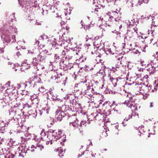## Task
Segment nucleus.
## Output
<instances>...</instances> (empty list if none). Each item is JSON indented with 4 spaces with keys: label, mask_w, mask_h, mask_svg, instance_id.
<instances>
[{
    "label": "nucleus",
    "mask_w": 158,
    "mask_h": 158,
    "mask_svg": "<svg viewBox=\"0 0 158 158\" xmlns=\"http://www.w3.org/2000/svg\"><path fill=\"white\" fill-rule=\"evenodd\" d=\"M81 54L77 47H75L73 49L66 51H63L62 52V55H64L65 58L68 60H73L77 61H81V56H80Z\"/></svg>",
    "instance_id": "nucleus-1"
},
{
    "label": "nucleus",
    "mask_w": 158,
    "mask_h": 158,
    "mask_svg": "<svg viewBox=\"0 0 158 158\" xmlns=\"http://www.w3.org/2000/svg\"><path fill=\"white\" fill-rule=\"evenodd\" d=\"M50 79L54 82L59 83L63 82L62 85H65L67 77L64 75H62L61 73L58 70L51 71L50 72Z\"/></svg>",
    "instance_id": "nucleus-2"
},
{
    "label": "nucleus",
    "mask_w": 158,
    "mask_h": 158,
    "mask_svg": "<svg viewBox=\"0 0 158 158\" xmlns=\"http://www.w3.org/2000/svg\"><path fill=\"white\" fill-rule=\"evenodd\" d=\"M137 31L138 29L136 27L129 26L127 28V33L125 35V41L131 40L137 34Z\"/></svg>",
    "instance_id": "nucleus-3"
},
{
    "label": "nucleus",
    "mask_w": 158,
    "mask_h": 158,
    "mask_svg": "<svg viewBox=\"0 0 158 158\" xmlns=\"http://www.w3.org/2000/svg\"><path fill=\"white\" fill-rule=\"evenodd\" d=\"M17 28L15 27H10L8 31H6L3 32L2 35H1L2 39H4L6 42H9L10 41L9 35L10 34H14V33H17Z\"/></svg>",
    "instance_id": "nucleus-4"
},
{
    "label": "nucleus",
    "mask_w": 158,
    "mask_h": 158,
    "mask_svg": "<svg viewBox=\"0 0 158 158\" xmlns=\"http://www.w3.org/2000/svg\"><path fill=\"white\" fill-rule=\"evenodd\" d=\"M102 106H103V108L102 110H100L101 112H97V113H95L94 114L96 115L95 116V118L96 120H99L101 119L102 118H103L104 117V114L102 113V110L104 111H106L107 110V111L110 112V111L109 110H107L106 108H110V106L109 105V104L107 102H106L103 103L102 105H100L99 107L100 108Z\"/></svg>",
    "instance_id": "nucleus-5"
},
{
    "label": "nucleus",
    "mask_w": 158,
    "mask_h": 158,
    "mask_svg": "<svg viewBox=\"0 0 158 158\" xmlns=\"http://www.w3.org/2000/svg\"><path fill=\"white\" fill-rule=\"evenodd\" d=\"M135 86L136 90L139 92L140 93L143 95L147 94L148 87L144 85V83L141 82L139 84H136Z\"/></svg>",
    "instance_id": "nucleus-6"
},
{
    "label": "nucleus",
    "mask_w": 158,
    "mask_h": 158,
    "mask_svg": "<svg viewBox=\"0 0 158 158\" xmlns=\"http://www.w3.org/2000/svg\"><path fill=\"white\" fill-rule=\"evenodd\" d=\"M28 134L26 133L25 134L24 136H21V140H23V141H24L23 142L22 141V143L21 144V145L20 147H18L17 148V150H18L19 152L20 151L21 152L19 153V156H21L20 153H26L27 152V147L26 146V144L24 143L25 142V141L28 138H27V136H28Z\"/></svg>",
    "instance_id": "nucleus-7"
},
{
    "label": "nucleus",
    "mask_w": 158,
    "mask_h": 158,
    "mask_svg": "<svg viewBox=\"0 0 158 158\" xmlns=\"http://www.w3.org/2000/svg\"><path fill=\"white\" fill-rule=\"evenodd\" d=\"M94 91L93 88L90 87L84 86L82 87L81 93L83 95L92 96L93 95Z\"/></svg>",
    "instance_id": "nucleus-8"
},
{
    "label": "nucleus",
    "mask_w": 158,
    "mask_h": 158,
    "mask_svg": "<svg viewBox=\"0 0 158 158\" xmlns=\"http://www.w3.org/2000/svg\"><path fill=\"white\" fill-rule=\"evenodd\" d=\"M129 26L134 27L136 26L139 23V21L138 19L135 17L133 15L132 17H130L129 19Z\"/></svg>",
    "instance_id": "nucleus-9"
},
{
    "label": "nucleus",
    "mask_w": 158,
    "mask_h": 158,
    "mask_svg": "<svg viewBox=\"0 0 158 158\" xmlns=\"http://www.w3.org/2000/svg\"><path fill=\"white\" fill-rule=\"evenodd\" d=\"M113 14L114 16H110L109 19V21H111L114 20L116 22L118 21L120 23L122 22L120 20V19L121 18L120 14L118 13L116 11L113 12Z\"/></svg>",
    "instance_id": "nucleus-10"
},
{
    "label": "nucleus",
    "mask_w": 158,
    "mask_h": 158,
    "mask_svg": "<svg viewBox=\"0 0 158 158\" xmlns=\"http://www.w3.org/2000/svg\"><path fill=\"white\" fill-rule=\"evenodd\" d=\"M56 118H57L58 120L60 121L62 120V117H64L65 114L64 111H62L61 108H59L56 111Z\"/></svg>",
    "instance_id": "nucleus-11"
},
{
    "label": "nucleus",
    "mask_w": 158,
    "mask_h": 158,
    "mask_svg": "<svg viewBox=\"0 0 158 158\" xmlns=\"http://www.w3.org/2000/svg\"><path fill=\"white\" fill-rule=\"evenodd\" d=\"M157 27V26L154 23L152 22L151 24L150 29L148 30V34H150L152 36H155L156 33V31Z\"/></svg>",
    "instance_id": "nucleus-12"
},
{
    "label": "nucleus",
    "mask_w": 158,
    "mask_h": 158,
    "mask_svg": "<svg viewBox=\"0 0 158 158\" xmlns=\"http://www.w3.org/2000/svg\"><path fill=\"white\" fill-rule=\"evenodd\" d=\"M10 115L13 118L12 119L10 120L11 121L13 122L14 121H17L20 117V115L16 113V112L15 111H11L10 112Z\"/></svg>",
    "instance_id": "nucleus-13"
},
{
    "label": "nucleus",
    "mask_w": 158,
    "mask_h": 158,
    "mask_svg": "<svg viewBox=\"0 0 158 158\" xmlns=\"http://www.w3.org/2000/svg\"><path fill=\"white\" fill-rule=\"evenodd\" d=\"M56 134V133L53 132V131H52V132L49 131L48 132V141L47 142H49L50 141V143L51 144L52 143V141L53 140L56 141L55 137V135H55Z\"/></svg>",
    "instance_id": "nucleus-14"
},
{
    "label": "nucleus",
    "mask_w": 158,
    "mask_h": 158,
    "mask_svg": "<svg viewBox=\"0 0 158 158\" xmlns=\"http://www.w3.org/2000/svg\"><path fill=\"white\" fill-rule=\"evenodd\" d=\"M101 7L104 8L105 6H103L100 3H99L98 5L96 6V5L94 6L91 9V11L92 13H94L97 14L98 12Z\"/></svg>",
    "instance_id": "nucleus-15"
},
{
    "label": "nucleus",
    "mask_w": 158,
    "mask_h": 158,
    "mask_svg": "<svg viewBox=\"0 0 158 158\" xmlns=\"http://www.w3.org/2000/svg\"><path fill=\"white\" fill-rule=\"evenodd\" d=\"M131 101L129 100H126L124 102V104L127 105V106L130 107L131 109L132 112L133 111H135L137 110V108L135 106V104H134L130 103Z\"/></svg>",
    "instance_id": "nucleus-16"
},
{
    "label": "nucleus",
    "mask_w": 158,
    "mask_h": 158,
    "mask_svg": "<svg viewBox=\"0 0 158 158\" xmlns=\"http://www.w3.org/2000/svg\"><path fill=\"white\" fill-rule=\"evenodd\" d=\"M98 48V47L96 48L95 45H93L90 48H88L87 49H89V51H91L92 54H94L95 56H96L98 54V52L97 50Z\"/></svg>",
    "instance_id": "nucleus-17"
},
{
    "label": "nucleus",
    "mask_w": 158,
    "mask_h": 158,
    "mask_svg": "<svg viewBox=\"0 0 158 158\" xmlns=\"http://www.w3.org/2000/svg\"><path fill=\"white\" fill-rule=\"evenodd\" d=\"M109 78L110 81L112 83L114 87H116L117 85V81H118L117 78H114L111 74L108 73L107 76Z\"/></svg>",
    "instance_id": "nucleus-18"
},
{
    "label": "nucleus",
    "mask_w": 158,
    "mask_h": 158,
    "mask_svg": "<svg viewBox=\"0 0 158 158\" xmlns=\"http://www.w3.org/2000/svg\"><path fill=\"white\" fill-rule=\"evenodd\" d=\"M53 132L56 133L55 135H54L55 136L56 141L58 139H59L62 138V132L60 130H54L53 131Z\"/></svg>",
    "instance_id": "nucleus-19"
},
{
    "label": "nucleus",
    "mask_w": 158,
    "mask_h": 158,
    "mask_svg": "<svg viewBox=\"0 0 158 158\" xmlns=\"http://www.w3.org/2000/svg\"><path fill=\"white\" fill-rule=\"evenodd\" d=\"M118 64H117L115 65V67H113L110 70L111 71H112L114 73L116 71H119L120 70L121 68L122 67L121 64V63L120 62V63H118Z\"/></svg>",
    "instance_id": "nucleus-20"
},
{
    "label": "nucleus",
    "mask_w": 158,
    "mask_h": 158,
    "mask_svg": "<svg viewBox=\"0 0 158 158\" xmlns=\"http://www.w3.org/2000/svg\"><path fill=\"white\" fill-rule=\"evenodd\" d=\"M57 44L58 45H60V46L64 45V47H65L68 46V42H67V41L64 40L61 38L60 39V41L58 42Z\"/></svg>",
    "instance_id": "nucleus-21"
},
{
    "label": "nucleus",
    "mask_w": 158,
    "mask_h": 158,
    "mask_svg": "<svg viewBox=\"0 0 158 158\" xmlns=\"http://www.w3.org/2000/svg\"><path fill=\"white\" fill-rule=\"evenodd\" d=\"M86 125V122L85 121H82L81 122L80 125L78 127V130L80 131V132L81 134H82L83 131L82 130V127H85Z\"/></svg>",
    "instance_id": "nucleus-22"
},
{
    "label": "nucleus",
    "mask_w": 158,
    "mask_h": 158,
    "mask_svg": "<svg viewBox=\"0 0 158 158\" xmlns=\"http://www.w3.org/2000/svg\"><path fill=\"white\" fill-rule=\"evenodd\" d=\"M150 63L151 65L155 69L156 68L158 67V60L157 59H155L153 60H151Z\"/></svg>",
    "instance_id": "nucleus-23"
},
{
    "label": "nucleus",
    "mask_w": 158,
    "mask_h": 158,
    "mask_svg": "<svg viewBox=\"0 0 158 158\" xmlns=\"http://www.w3.org/2000/svg\"><path fill=\"white\" fill-rule=\"evenodd\" d=\"M40 137L43 140L48 141V134H46L45 132L42 131L40 133Z\"/></svg>",
    "instance_id": "nucleus-24"
},
{
    "label": "nucleus",
    "mask_w": 158,
    "mask_h": 158,
    "mask_svg": "<svg viewBox=\"0 0 158 158\" xmlns=\"http://www.w3.org/2000/svg\"><path fill=\"white\" fill-rule=\"evenodd\" d=\"M97 75L98 76L101 77V80L102 81H105L104 77L105 75V72L103 70H100L97 73Z\"/></svg>",
    "instance_id": "nucleus-25"
},
{
    "label": "nucleus",
    "mask_w": 158,
    "mask_h": 158,
    "mask_svg": "<svg viewBox=\"0 0 158 158\" xmlns=\"http://www.w3.org/2000/svg\"><path fill=\"white\" fill-rule=\"evenodd\" d=\"M78 121L76 119V120H74L72 122L69 123V125L71 127H73L74 128H76L78 127Z\"/></svg>",
    "instance_id": "nucleus-26"
},
{
    "label": "nucleus",
    "mask_w": 158,
    "mask_h": 158,
    "mask_svg": "<svg viewBox=\"0 0 158 158\" xmlns=\"http://www.w3.org/2000/svg\"><path fill=\"white\" fill-rule=\"evenodd\" d=\"M40 62V60L38 59L37 57L33 58V60L31 63V64L33 66H36Z\"/></svg>",
    "instance_id": "nucleus-27"
},
{
    "label": "nucleus",
    "mask_w": 158,
    "mask_h": 158,
    "mask_svg": "<svg viewBox=\"0 0 158 158\" xmlns=\"http://www.w3.org/2000/svg\"><path fill=\"white\" fill-rule=\"evenodd\" d=\"M127 3L128 7L131 8H132L134 6V5L135 4V1L133 0L128 1Z\"/></svg>",
    "instance_id": "nucleus-28"
},
{
    "label": "nucleus",
    "mask_w": 158,
    "mask_h": 158,
    "mask_svg": "<svg viewBox=\"0 0 158 158\" xmlns=\"http://www.w3.org/2000/svg\"><path fill=\"white\" fill-rule=\"evenodd\" d=\"M66 61L64 60H61L60 62V64L61 66H62L63 67H66L68 69H70L72 67H70L68 65H67L65 64Z\"/></svg>",
    "instance_id": "nucleus-29"
},
{
    "label": "nucleus",
    "mask_w": 158,
    "mask_h": 158,
    "mask_svg": "<svg viewBox=\"0 0 158 158\" xmlns=\"http://www.w3.org/2000/svg\"><path fill=\"white\" fill-rule=\"evenodd\" d=\"M10 121L9 122H6V123H5V124L4 123V121H2L1 122V123H2L3 124V126H2V127L1 129H0V133H3L4 132H3V131H4L5 130L4 127L6 126V124H7V125H8V124H9Z\"/></svg>",
    "instance_id": "nucleus-30"
},
{
    "label": "nucleus",
    "mask_w": 158,
    "mask_h": 158,
    "mask_svg": "<svg viewBox=\"0 0 158 158\" xmlns=\"http://www.w3.org/2000/svg\"><path fill=\"white\" fill-rule=\"evenodd\" d=\"M32 81L35 83H36L40 82L41 81V79L39 77L35 76L34 77Z\"/></svg>",
    "instance_id": "nucleus-31"
},
{
    "label": "nucleus",
    "mask_w": 158,
    "mask_h": 158,
    "mask_svg": "<svg viewBox=\"0 0 158 158\" xmlns=\"http://www.w3.org/2000/svg\"><path fill=\"white\" fill-rule=\"evenodd\" d=\"M105 52L107 55H113L114 54V52L112 51L110 48L105 49Z\"/></svg>",
    "instance_id": "nucleus-32"
},
{
    "label": "nucleus",
    "mask_w": 158,
    "mask_h": 158,
    "mask_svg": "<svg viewBox=\"0 0 158 158\" xmlns=\"http://www.w3.org/2000/svg\"><path fill=\"white\" fill-rule=\"evenodd\" d=\"M147 70L151 74H152L156 71L154 68H153L151 66V67L147 69Z\"/></svg>",
    "instance_id": "nucleus-33"
},
{
    "label": "nucleus",
    "mask_w": 158,
    "mask_h": 158,
    "mask_svg": "<svg viewBox=\"0 0 158 158\" xmlns=\"http://www.w3.org/2000/svg\"><path fill=\"white\" fill-rule=\"evenodd\" d=\"M30 64L27 63H24L22 65V68L27 69L30 68Z\"/></svg>",
    "instance_id": "nucleus-34"
},
{
    "label": "nucleus",
    "mask_w": 158,
    "mask_h": 158,
    "mask_svg": "<svg viewBox=\"0 0 158 158\" xmlns=\"http://www.w3.org/2000/svg\"><path fill=\"white\" fill-rule=\"evenodd\" d=\"M114 31L115 33V35L116 36V38L117 39H119L120 38V32H119V31H112L113 33L114 32Z\"/></svg>",
    "instance_id": "nucleus-35"
},
{
    "label": "nucleus",
    "mask_w": 158,
    "mask_h": 158,
    "mask_svg": "<svg viewBox=\"0 0 158 158\" xmlns=\"http://www.w3.org/2000/svg\"><path fill=\"white\" fill-rule=\"evenodd\" d=\"M33 139L37 142H40L41 139H42L39 135H34Z\"/></svg>",
    "instance_id": "nucleus-36"
},
{
    "label": "nucleus",
    "mask_w": 158,
    "mask_h": 158,
    "mask_svg": "<svg viewBox=\"0 0 158 158\" xmlns=\"http://www.w3.org/2000/svg\"><path fill=\"white\" fill-rule=\"evenodd\" d=\"M42 53H40L37 56L38 59H39V60H40V62L44 60L45 59V57L42 56L41 55Z\"/></svg>",
    "instance_id": "nucleus-37"
},
{
    "label": "nucleus",
    "mask_w": 158,
    "mask_h": 158,
    "mask_svg": "<svg viewBox=\"0 0 158 158\" xmlns=\"http://www.w3.org/2000/svg\"><path fill=\"white\" fill-rule=\"evenodd\" d=\"M145 0H138L137 1V3H135V4L134 5V6H140L144 2L146 3L145 2Z\"/></svg>",
    "instance_id": "nucleus-38"
},
{
    "label": "nucleus",
    "mask_w": 158,
    "mask_h": 158,
    "mask_svg": "<svg viewBox=\"0 0 158 158\" xmlns=\"http://www.w3.org/2000/svg\"><path fill=\"white\" fill-rule=\"evenodd\" d=\"M42 53L45 54L46 55L48 56L51 55L52 54V53L51 51H49L46 50H43Z\"/></svg>",
    "instance_id": "nucleus-39"
},
{
    "label": "nucleus",
    "mask_w": 158,
    "mask_h": 158,
    "mask_svg": "<svg viewBox=\"0 0 158 158\" xmlns=\"http://www.w3.org/2000/svg\"><path fill=\"white\" fill-rule=\"evenodd\" d=\"M36 147L34 145H32L31 147H29L27 148L28 150L30 151L31 152H34L35 151L34 149L33 148L36 149Z\"/></svg>",
    "instance_id": "nucleus-40"
},
{
    "label": "nucleus",
    "mask_w": 158,
    "mask_h": 158,
    "mask_svg": "<svg viewBox=\"0 0 158 158\" xmlns=\"http://www.w3.org/2000/svg\"><path fill=\"white\" fill-rule=\"evenodd\" d=\"M10 83L9 81H8L7 83L5 85V88H6V90H9L12 88V86H10Z\"/></svg>",
    "instance_id": "nucleus-41"
},
{
    "label": "nucleus",
    "mask_w": 158,
    "mask_h": 158,
    "mask_svg": "<svg viewBox=\"0 0 158 158\" xmlns=\"http://www.w3.org/2000/svg\"><path fill=\"white\" fill-rule=\"evenodd\" d=\"M64 152L63 149H60L59 152V156L60 157H62L63 156V154Z\"/></svg>",
    "instance_id": "nucleus-42"
},
{
    "label": "nucleus",
    "mask_w": 158,
    "mask_h": 158,
    "mask_svg": "<svg viewBox=\"0 0 158 158\" xmlns=\"http://www.w3.org/2000/svg\"><path fill=\"white\" fill-rule=\"evenodd\" d=\"M31 83L30 81L26 82V83H21L22 86V87H25V88H26V87L27 86L28 84H31Z\"/></svg>",
    "instance_id": "nucleus-43"
},
{
    "label": "nucleus",
    "mask_w": 158,
    "mask_h": 158,
    "mask_svg": "<svg viewBox=\"0 0 158 158\" xmlns=\"http://www.w3.org/2000/svg\"><path fill=\"white\" fill-rule=\"evenodd\" d=\"M95 60L97 63H98L99 62H101V61H102V60L100 59V56H99V55H98V56H96Z\"/></svg>",
    "instance_id": "nucleus-44"
},
{
    "label": "nucleus",
    "mask_w": 158,
    "mask_h": 158,
    "mask_svg": "<svg viewBox=\"0 0 158 158\" xmlns=\"http://www.w3.org/2000/svg\"><path fill=\"white\" fill-rule=\"evenodd\" d=\"M35 43L36 44H37L38 46L40 48H43L44 47V45L43 44H40V42L38 40H36Z\"/></svg>",
    "instance_id": "nucleus-45"
},
{
    "label": "nucleus",
    "mask_w": 158,
    "mask_h": 158,
    "mask_svg": "<svg viewBox=\"0 0 158 158\" xmlns=\"http://www.w3.org/2000/svg\"><path fill=\"white\" fill-rule=\"evenodd\" d=\"M47 36L45 35H41L40 37V40H44V39H47Z\"/></svg>",
    "instance_id": "nucleus-46"
},
{
    "label": "nucleus",
    "mask_w": 158,
    "mask_h": 158,
    "mask_svg": "<svg viewBox=\"0 0 158 158\" xmlns=\"http://www.w3.org/2000/svg\"><path fill=\"white\" fill-rule=\"evenodd\" d=\"M46 89L44 86H41L39 89V90L41 92L44 93Z\"/></svg>",
    "instance_id": "nucleus-47"
},
{
    "label": "nucleus",
    "mask_w": 158,
    "mask_h": 158,
    "mask_svg": "<svg viewBox=\"0 0 158 158\" xmlns=\"http://www.w3.org/2000/svg\"><path fill=\"white\" fill-rule=\"evenodd\" d=\"M60 59V56L57 54H55L54 56V60L56 62H57Z\"/></svg>",
    "instance_id": "nucleus-48"
},
{
    "label": "nucleus",
    "mask_w": 158,
    "mask_h": 158,
    "mask_svg": "<svg viewBox=\"0 0 158 158\" xmlns=\"http://www.w3.org/2000/svg\"><path fill=\"white\" fill-rule=\"evenodd\" d=\"M133 53L135 54L139 55L140 52L138 50L134 49L133 51Z\"/></svg>",
    "instance_id": "nucleus-49"
},
{
    "label": "nucleus",
    "mask_w": 158,
    "mask_h": 158,
    "mask_svg": "<svg viewBox=\"0 0 158 158\" xmlns=\"http://www.w3.org/2000/svg\"><path fill=\"white\" fill-rule=\"evenodd\" d=\"M6 158H13L14 157V155L11 153H9L6 156Z\"/></svg>",
    "instance_id": "nucleus-50"
},
{
    "label": "nucleus",
    "mask_w": 158,
    "mask_h": 158,
    "mask_svg": "<svg viewBox=\"0 0 158 158\" xmlns=\"http://www.w3.org/2000/svg\"><path fill=\"white\" fill-rule=\"evenodd\" d=\"M36 147L39 148L41 151L44 148V147L42 145L39 144H37Z\"/></svg>",
    "instance_id": "nucleus-51"
},
{
    "label": "nucleus",
    "mask_w": 158,
    "mask_h": 158,
    "mask_svg": "<svg viewBox=\"0 0 158 158\" xmlns=\"http://www.w3.org/2000/svg\"><path fill=\"white\" fill-rule=\"evenodd\" d=\"M147 46H146L145 45H144V46H143V47L141 48V49L142 51L145 52L146 51V48H147Z\"/></svg>",
    "instance_id": "nucleus-52"
},
{
    "label": "nucleus",
    "mask_w": 158,
    "mask_h": 158,
    "mask_svg": "<svg viewBox=\"0 0 158 158\" xmlns=\"http://www.w3.org/2000/svg\"><path fill=\"white\" fill-rule=\"evenodd\" d=\"M132 116H133V114L132 115L131 114H129V117L128 118H126L125 119H124L123 122L128 121L129 119L130 118H131Z\"/></svg>",
    "instance_id": "nucleus-53"
},
{
    "label": "nucleus",
    "mask_w": 158,
    "mask_h": 158,
    "mask_svg": "<svg viewBox=\"0 0 158 158\" xmlns=\"http://www.w3.org/2000/svg\"><path fill=\"white\" fill-rule=\"evenodd\" d=\"M105 26L107 27H110L112 26V23H109V22H106L105 23Z\"/></svg>",
    "instance_id": "nucleus-54"
},
{
    "label": "nucleus",
    "mask_w": 158,
    "mask_h": 158,
    "mask_svg": "<svg viewBox=\"0 0 158 158\" xmlns=\"http://www.w3.org/2000/svg\"><path fill=\"white\" fill-rule=\"evenodd\" d=\"M21 87H22V86L21 83H20V84H17L15 86V87L18 89L20 88Z\"/></svg>",
    "instance_id": "nucleus-55"
},
{
    "label": "nucleus",
    "mask_w": 158,
    "mask_h": 158,
    "mask_svg": "<svg viewBox=\"0 0 158 158\" xmlns=\"http://www.w3.org/2000/svg\"><path fill=\"white\" fill-rule=\"evenodd\" d=\"M153 57H154L155 59H157L158 58V52H156V54H154L152 56Z\"/></svg>",
    "instance_id": "nucleus-56"
},
{
    "label": "nucleus",
    "mask_w": 158,
    "mask_h": 158,
    "mask_svg": "<svg viewBox=\"0 0 158 158\" xmlns=\"http://www.w3.org/2000/svg\"><path fill=\"white\" fill-rule=\"evenodd\" d=\"M41 111H42V113H46L47 114L48 113V109L45 110V109H43Z\"/></svg>",
    "instance_id": "nucleus-57"
},
{
    "label": "nucleus",
    "mask_w": 158,
    "mask_h": 158,
    "mask_svg": "<svg viewBox=\"0 0 158 158\" xmlns=\"http://www.w3.org/2000/svg\"><path fill=\"white\" fill-rule=\"evenodd\" d=\"M27 51L28 53L29 54H32L34 53L33 50H28Z\"/></svg>",
    "instance_id": "nucleus-58"
},
{
    "label": "nucleus",
    "mask_w": 158,
    "mask_h": 158,
    "mask_svg": "<svg viewBox=\"0 0 158 158\" xmlns=\"http://www.w3.org/2000/svg\"><path fill=\"white\" fill-rule=\"evenodd\" d=\"M31 107V106H30L28 104L26 103V104H25L24 105L23 107L24 108H26V107H27L28 108H30Z\"/></svg>",
    "instance_id": "nucleus-59"
},
{
    "label": "nucleus",
    "mask_w": 158,
    "mask_h": 158,
    "mask_svg": "<svg viewBox=\"0 0 158 158\" xmlns=\"http://www.w3.org/2000/svg\"><path fill=\"white\" fill-rule=\"evenodd\" d=\"M125 95L127 97H129V98H131V95L130 93H126Z\"/></svg>",
    "instance_id": "nucleus-60"
},
{
    "label": "nucleus",
    "mask_w": 158,
    "mask_h": 158,
    "mask_svg": "<svg viewBox=\"0 0 158 158\" xmlns=\"http://www.w3.org/2000/svg\"><path fill=\"white\" fill-rule=\"evenodd\" d=\"M21 94L22 95H27V92L26 91H25V90H22V93H21Z\"/></svg>",
    "instance_id": "nucleus-61"
},
{
    "label": "nucleus",
    "mask_w": 158,
    "mask_h": 158,
    "mask_svg": "<svg viewBox=\"0 0 158 158\" xmlns=\"http://www.w3.org/2000/svg\"><path fill=\"white\" fill-rule=\"evenodd\" d=\"M52 99L53 100H57L58 101H59L60 100V101H61V100H60L59 98H57V97H54L52 98Z\"/></svg>",
    "instance_id": "nucleus-62"
},
{
    "label": "nucleus",
    "mask_w": 158,
    "mask_h": 158,
    "mask_svg": "<svg viewBox=\"0 0 158 158\" xmlns=\"http://www.w3.org/2000/svg\"><path fill=\"white\" fill-rule=\"evenodd\" d=\"M3 141V138L0 137V145L2 144V142Z\"/></svg>",
    "instance_id": "nucleus-63"
},
{
    "label": "nucleus",
    "mask_w": 158,
    "mask_h": 158,
    "mask_svg": "<svg viewBox=\"0 0 158 158\" xmlns=\"http://www.w3.org/2000/svg\"><path fill=\"white\" fill-rule=\"evenodd\" d=\"M15 36L13 35V36H12V40H13L12 41L13 42H15Z\"/></svg>",
    "instance_id": "nucleus-64"
}]
</instances>
